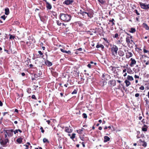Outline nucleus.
Wrapping results in <instances>:
<instances>
[{"mask_svg":"<svg viewBox=\"0 0 149 149\" xmlns=\"http://www.w3.org/2000/svg\"><path fill=\"white\" fill-rule=\"evenodd\" d=\"M59 19L65 22H70L72 18L70 14L67 13H61L59 16Z\"/></svg>","mask_w":149,"mask_h":149,"instance_id":"f257e3e1","label":"nucleus"},{"mask_svg":"<svg viewBox=\"0 0 149 149\" xmlns=\"http://www.w3.org/2000/svg\"><path fill=\"white\" fill-rule=\"evenodd\" d=\"M9 143V140L8 139H0V143L4 147H6L7 146V143Z\"/></svg>","mask_w":149,"mask_h":149,"instance_id":"f03ea898","label":"nucleus"},{"mask_svg":"<svg viewBox=\"0 0 149 149\" xmlns=\"http://www.w3.org/2000/svg\"><path fill=\"white\" fill-rule=\"evenodd\" d=\"M118 49V47L116 45H113L111 48V52L112 54L115 56L118 57L117 56V51Z\"/></svg>","mask_w":149,"mask_h":149,"instance_id":"7ed1b4c3","label":"nucleus"},{"mask_svg":"<svg viewBox=\"0 0 149 149\" xmlns=\"http://www.w3.org/2000/svg\"><path fill=\"white\" fill-rule=\"evenodd\" d=\"M4 133H6V134H8V137H12L13 136V129H10V130H4Z\"/></svg>","mask_w":149,"mask_h":149,"instance_id":"20e7f679","label":"nucleus"},{"mask_svg":"<svg viewBox=\"0 0 149 149\" xmlns=\"http://www.w3.org/2000/svg\"><path fill=\"white\" fill-rule=\"evenodd\" d=\"M140 4L141 8L146 10L149 9V4L146 5L145 3H141Z\"/></svg>","mask_w":149,"mask_h":149,"instance_id":"39448f33","label":"nucleus"},{"mask_svg":"<svg viewBox=\"0 0 149 149\" xmlns=\"http://www.w3.org/2000/svg\"><path fill=\"white\" fill-rule=\"evenodd\" d=\"M74 1L73 0H65L63 2V4L68 5L71 4Z\"/></svg>","mask_w":149,"mask_h":149,"instance_id":"423d86ee","label":"nucleus"},{"mask_svg":"<svg viewBox=\"0 0 149 149\" xmlns=\"http://www.w3.org/2000/svg\"><path fill=\"white\" fill-rule=\"evenodd\" d=\"M46 3V7L47 9L50 10L52 8L51 5L46 0H43Z\"/></svg>","mask_w":149,"mask_h":149,"instance_id":"0eeeda50","label":"nucleus"},{"mask_svg":"<svg viewBox=\"0 0 149 149\" xmlns=\"http://www.w3.org/2000/svg\"><path fill=\"white\" fill-rule=\"evenodd\" d=\"M102 79L104 81L109 80L110 78V77L109 75L108 74H103L102 76Z\"/></svg>","mask_w":149,"mask_h":149,"instance_id":"6e6552de","label":"nucleus"},{"mask_svg":"<svg viewBox=\"0 0 149 149\" xmlns=\"http://www.w3.org/2000/svg\"><path fill=\"white\" fill-rule=\"evenodd\" d=\"M109 85L111 86H113L116 85V81L114 80H110L108 83Z\"/></svg>","mask_w":149,"mask_h":149,"instance_id":"1a4fd4ad","label":"nucleus"},{"mask_svg":"<svg viewBox=\"0 0 149 149\" xmlns=\"http://www.w3.org/2000/svg\"><path fill=\"white\" fill-rule=\"evenodd\" d=\"M70 126L66 127H65V132L69 133H71L72 132V130L71 128H70Z\"/></svg>","mask_w":149,"mask_h":149,"instance_id":"9d476101","label":"nucleus"},{"mask_svg":"<svg viewBox=\"0 0 149 149\" xmlns=\"http://www.w3.org/2000/svg\"><path fill=\"white\" fill-rule=\"evenodd\" d=\"M130 60L131 61V63L130 65L131 67H133L134 65L136 63V61L133 58H131Z\"/></svg>","mask_w":149,"mask_h":149,"instance_id":"9b49d317","label":"nucleus"},{"mask_svg":"<svg viewBox=\"0 0 149 149\" xmlns=\"http://www.w3.org/2000/svg\"><path fill=\"white\" fill-rule=\"evenodd\" d=\"M45 64L48 66H51L52 65V63L48 60L45 61Z\"/></svg>","mask_w":149,"mask_h":149,"instance_id":"f8f14e48","label":"nucleus"},{"mask_svg":"<svg viewBox=\"0 0 149 149\" xmlns=\"http://www.w3.org/2000/svg\"><path fill=\"white\" fill-rule=\"evenodd\" d=\"M68 136H70V138L71 139H72L73 141H74V139L76 137V134L75 133H72V136H71L70 134H68Z\"/></svg>","mask_w":149,"mask_h":149,"instance_id":"ddd939ff","label":"nucleus"},{"mask_svg":"<svg viewBox=\"0 0 149 149\" xmlns=\"http://www.w3.org/2000/svg\"><path fill=\"white\" fill-rule=\"evenodd\" d=\"M142 25L143 27L147 30H149V27L148 25L146 23H144Z\"/></svg>","mask_w":149,"mask_h":149,"instance_id":"4468645a","label":"nucleus"},{"mask_svg":"<svg viewBox=\"0 0 149 149\" xmlns=\"http://www.w3.org/2000/svg\"><path fill=\"white\" fill-rule=\"evenodd\" d=\"M80 13L81 14L82 16H85L86 17H87V13L86 12H84L82 10H80Z\"/></svg>","mask_w":149,"mask_h":149,"instance_id":"2eb2a0df","label":"nucleus"},{"mask_svg":"<svg viewBox=\"0 0 149 149\" xmlns=\"http://www.w3.org/2000/svg\"><path fill=\"white\" fill-rule=\"evenodd\" d=\"M126 41L127 43H130L132 44V42H133L132 40H130V39L129 37H127L126 38Z\"/></svg>","mask_w":149,"mask_h":149,"instance_id":"dca6fc26","label":"nucleus"},{"mask_svg":"<svg viewBox=\"0 0 149 149\" xmlns=\"http://www.w3.org/2000/svg\"><path fill=\"white\" fill-rule=\"evenodd\" d=\"M104 142H106L109 141L110 140V138L108 136H105L104 137Z\"/></svg>","mask_w":149,"mask_h":149,"instance_id":"f3484780","label":"nucleus"},{"mask_svg":"<svg viewBox=\"0 0 149 149\" xmlns=\"http://www.w3.org/2000/svg\"><path fill=\"white\" fill-rule=\"evenodd\" d=\"M60 50L63 53H65L68 54H70L71 53L70 51V50H68V51H66L64 50L63 49L61 48L60 49Z\"/></svg>","mask_w":149,"mask_h":149,"instance_id":"a211bd4d","label":"nucleus"},{"mask_svg":"<svg viewBox=\"0 0 149 149\" xmlns=\"http://www.w3.org/2000/svg\"><path fill=\"white\" fill-rule=\"evenodd\" d=\"M84 130V128L82 127V128H81V129L77 130V132L79 134H82V132Z\"/></svg>","mask_w":149,"mask_h":149,"instance_id":"6ab92c4d","label":"nucleus"},{"mask_svg":"<svg viewBox=\"0 0 149 149\" xmlns=\"http://www.w3.org/2000/svg\"><path fill=\"white\" fill-rule=\"evenodd\" d=\"M22 138L19 137L17 139V142L19 144L21 143L22 142Z\"/></svg>","mask_w":149,"mask_h":149,"instance_id":"aec40b11","label":"nucleus"},{"mask_svg":"<svg viewBox=\"0 0 149 149\" xmlns=\"http://www.w3.org/2000/svg\"><path fill=\"white\" fill-rule=\"evenodd\" d=\"M140 141H141V144L143 147H146L147 146V143L145 142L144 141H142L141 139L140 140Z\"/></svg>","mask_w":149,"mask_h":149,"instance_id":"412c9836","label":"nucleus"},{"mask_svg":"<svg viewBox=\"0 0 149 149\" xmlns=\"http://www.w3.org/2000/svg\"><path fill=\"white\" fill-rule=\"evenodd\" d=\"M132 56V54L130 52H128V53L126 54L127 57V58H129L130 57Z\"/></svg>","mask_w":149,"mask_h":149,"instance_id":"4be33fe9","label":"nucleus"},{"mask_svg":"<svg viewBox=\"0 0 149 149\" xmlns=\"http://www.w3.org/2000/svg\"><path fill=\"white\" fill-rule=\"evenodd\" d=\"M125 82L126 84V86L127 87L128 86L131 84L130 82L127 80H126Z\"/></svg>","mask_w":149,"mask_h":149,"instance_id":"5701e85b","label":"nucleus"},{"mask_svg":"<svg viewBox=\"0 0 149 149\" xmlns=\"http://www.w3.org/2000/svg\"><path fill=\"white\" fill-rule=\"evenodd\" d=\"M5 10V14L6 15H8L9 13V10L8 8H6Z\"/></svg>","mask_w":149,"mask_h":149,"instance_id":"b1692460","label":"nucleus"},{"mask_svg":"<svg viewBox=\"0 0 149 149\" xmlns=\"http://www.w3.org/2000/svg\"><path fill=\"white\" fill-rule=\"evenodd\" d=\"M87 17L91 18L93 17V15L92 13H87Z\"/></svg>","mask_w":149,"mask_h":149,"instance_id":"393cba45","label":"nucleus"},{"mask_svg":"<svg viewBox=\"0 0 149 149\" xmlns=\"http://www.w3.org/2000/svg\"><path fill=\"white\" fill-rule=\"evenodd\" d=\"M127 79L128 80L130 81H132L134 79L133 77L132 76L129 75H128Z\"/></svg>","mask_w":149,"mask_h":149,"instance_id":"a878e982","label":"nucleus"},{"mask_svg":"<svg viewBox=\"0 0 149 149\" xmlns=\"http://www.w3.org/2000/svg\"><path fill=\"white\" fill-rule=\"evenodd\" d=\"M43 141L44 143H49V140L46 138H44L43 139Z\"/></svg>","mask_w":149,"mask_h":149,"instance_id":"bb28decb","label":"nucleus"},{"mask_svg":"<svg viewBox=\"0 0 149 149\" xmlns=\"http://www.w3.org/2000/svg\"><path fill=\"white\" fill-rule=\"evenodd\" d=\"M136 31V29L135 28H131V30L130 32L132 33H134Z\"/></svg>","mask_w":149,"mask_h":149,"instance_id":"cd10ccee","label":"nucleus"},{"mask_svg":"<svg viewBox=\"0 0 149 149\" xmlns=\"http://www.w3.org/2000/svg\"><path fill=\"white\" fill-rule=\"evenodd\" d=\"M76 24H78L80 26H83L82 22L80 21H78L76 22Z\"/></svg>","mask_w":149,"mask_h":149,"instance_id":"c85d7f7f","label":"nucleus"},{"mask_svg":"<svg viewBox=\"0 0 149 149\" xmlns=\"http://www.w3.org/2000/svg\"><path fill=\"white\" fill-rule=\"evenodd\" d=\"M9 36H10V37H9L10 39H14L15 38V37L14 36L11 35L10 34H9Z\"/></svg>","mask_w":149,"mask_h":149,"instance_id":"c756f323","label":"nucleus"},{"mask_svg":"<svg viewBox=\"0 0 149 149\" xmlns=\"http://www.w3.org/2000/svg\"><path fill=\"white\" fill-rule=\"evenodd\" d=\"M21 46L23 45V47H24L25 46V42L24 41H20Z\"/></svg>","mask_w":149,"mask_h":149,"instance_id":"7c9ffc66","label":"nucleus"},{"mask_svg":"<svg viewBox=\"0 0 149 149\" xmlns=\"http://www.w3.org/2000/svg\"><path fill=\"white\" fill-rule=\"evenodd\" d=\"M82 116L83 118H86L87 117L86 114L84 113L82 114Z\"/></svg>","mask_w":149,"mask_h":149,"instance_id":"2f4dec72","label":"nucleus"},{"mask_svg":"<svg viewBox=\"0 0 149 149\" xmlns=\"http://www.w3.org/2000/svg\"><path fill=\"white\" fill-rule=\"evenodd\" d=\"M27 91L28 93H31V89L30 88H27Z\"/></svg>","mask_w":149,"mask_h":149,"instance_id":"473e14b6","label":"nucleus"},{"mask_svg":"<svg viewBox=\"0 0 149 149\" xmlns=\"http://www.w3.org/2000/svg\"><path fill=\"white\" fill-rule=\"evenodd\" d=\"M87 67L89 68H93V67L94 66V65H91L90 64H88L87 65Z\"/></svg>","mask_w":149,"mask_h":149,"instance_id":"72a5a7b5","label":"nucleus"},{"mask_svg":"<svg viewBox=\"0 0 149 149\" xmlns=\"http://www.w3.org/2000/svg\"><path fill=\"white\" fill-rule=\"evenodd\" d=\"M98 1L99 3H100L102 4H103L105 3V1H104L103 0H98Z\"/></svg>","mask_w":149,"mask_h":149,"instance_id":"f704fd0d","label":"nucleus"},{"mask_svg":"<svg viewBox=\"0 0 149 149\" xmlns=\"http://www.w3.org/2000/svg\"><path fill=\"white\" fill-rule=\"evenodd\" d=\"M38 53L41 56L42 58L44 56L43 55V54L42 52L41 51H38Z\"/></svg>","mask_w":149,"mask_h":149,"instance_id":"c9c22d12","label":"nucleus"},{"mask_svg":"<svg viewBox=\"0 0 149 149\" xmlns=\"http://www.w3.org/2000/svg\"><path fill=\"white\" fill-rule=\"evenodd\" d=\"M56 23L58 26H61V23L60 22V21L59 20H57L56 21Z\"/></svg>","mask_w":149,"mask_h":149,"instance_id":"e433bc0d","label":"nucleus"},{"mask_svg":"<svg viewBox=\"0 0 149 149\" xmlns=\"http://www.w3.org/2000/svg\"><path fill=\"white\" fill-rule=\"evenodd\" d=\"M144 100L146 102V104H148L149 103V101L147 98H144Z\"/></svg>","mask_w":149,"mask_h":149,"instance_id":"4c0bfd02","label":"nucleus"},{"mask_svg":"<svg viewBox=\"0 0 149 149\" xmlns=\"http://www.w3.org/2000/svg\"><path fill=\"white\" fill-rule=\"evenodd\" d=\"M77 91L76 90L74 89V91L72 92V94H76L77 93Z\"/></svg>","mask_w":149,"mask_h":149,"instance_id":"58836bf2","label":"nucleus"},{"mask_svg":"<svg viewBox=\"0 0 149 149\" xmlns=\"http://www.w3.org/2000/svg\"><path fill=\"white\" fill-rule=\"evenodd\" d=\"M32 98L33 99H35V100H37V98L35 96V95H32Z\"/></svg>","mask_w":149,"mask_h":149,"instance_id":"ea45409f","label":"nucleus"},{"mask_svg":"<svg viewBox=\"0 0 149 149\" xmlns=\"http://www.w3.org/2000/svg\"><path fill=\"white\" fill-rule=\"evenodd\" d=\"M118 35L117 33H116L115 34V35L114 36H113V37L114 38H118Z\"/></svg>","mask_w":149,"mask_h":149,"instance_id":"a19ab883","label":"nucleus"},{"mask_svg":"<svg viewBox=\"0 0 149 149\" xmlns=\"http://www.w3.org/2000/svg\"><path fill=\"white\" fill-rule=\"evenodd\" d=\"M142 130L143 131L146 132L147 131V128L146 127H143L142 128Z\"/></svg>","mask_w":149,"mask_h":149,"instance_id":"79ce46f5","label":"nucleus"},{"mask_svg":"<svg viewBox=\"0 0 149 149\" xmlns=\"http://www.w3.org/2000/svg\"><path fill=\"white\" fill-rule=\"evenodd\" d=\"M134 13H136L137 15H140V13H138V12L137 10H136V9L135 10H134Z\"/></svg>","mask_w":149,"mask_h":149,"instance_id":"37998d69","label":"nucleus"},{"mask_svg":"<svg viewBox=\"0 0 149 149\" xmlns=\"http://www.w3.org/2000/svg\"><path fill=\"white\" fill-rule=\"evenodd\" d=\"M40 130H41V132L42 133H44L45 131L44 130L43 128L42 127H40Z\"/></svg>","mask_w":149,"mask_h":149,"instance_id":"c03bdc74","label":"nucleus"},{"mask_svg":"<svg viewBox=\"0 0 149 149\" xmlns=\"http://www.w3.org/2000/svg\"><path fill=\"white\" fill-rule=\"evenodd\" d=\"M82 50V48H79L78 49H77L76 50L77 52L81 51Z\"/></svg>","mask_w":149,"mask_h":149,"instance_id":"a18cd8bd","label":"nucleus"},{"mask_svg":"<svg viewBox=\"0 0 149 149\" xmlns=\"http://www.w3.org/2000/svg\"><path fill=\"white\" fill-rule=\"evenodd\" d=\"M8 134H6V133H5V139H8Z\"/></svg>","mask_w":149,"mask_h":149,"instance_id":"49530a36","label":"nucleus"},{"mask_svg":"<svg viewBox=\"0 0 149 149\" xmlns=\"http://www.w3.org/2000/svg\"><path fill=\"white\" fill-rule=\"evenodd\" d=\"M13 132H14V134H16L17 133H18L17 130L16 129L15 130H13Z\"/></svg>","mask_w":149,"mask_h":149,"instance_id":"de8ad7c7","label":"nucleus"},{"mask_svg":"<svg viewBox=\"0 0 149 149\" xmlns=\"http://www.w3.org/2000/svg\"><path fill=\"white\" fill-rule=\"evenodd\" d=\"M139 89L141 90H143L144 89V87L143 86H141L139 88Z\"/></svg>","mask_w":149,"mask_h":149,"instance_id":"09e8293b","label":"nucleus"},{"mask_svg":"<svg viewBox=\"0 0 149 149\" xmlns=\"http://www.w3.org/2000/svg\"><path fill=\"white\" fill-rule=\"evenodd\" d=\"M100 47L102 48V49H104V47L103 45L100 44Z\"/></svg>","mask_w":149,"mask_h":149,"instance_id":"8fccbe9b","label":"nucleus"},{"mask_svg":"<svg viewBox=\"0 0 149 149\" xmlns=\"http://www.w3.org/2000/svg\"><path fill=\"white\" fill-rule=\"evenodd\" d=\"M24 146H25L26 147V148L25 149H29V146H28V145H27V144H24Z\"/></svg>","mask_w":149,"mask_h":149,"instance_id":"3c124183","label":"nucleus"},{"mask_svg":"<svg viewBox=\"0 0 149 149\" xmlns=\"http://www.w3.org/2000/svg\"><path fill=\"white\" fill-rule=\"evenodd\" d=\"M6 17L5 15H3L1 17V18L3 19V20H5L6 19Z\"/></svg>","mask_w":149,"mask_h":149,"instance_id":"603ef678","label":"nucleus"},{"mask_svg":"<svg viewBox=\"0 0 149 149\" xmlns=\"http://www.w3.org/2000/svg\"><path fill=\"white\" fill-rule=\"evenodd\" d=\"M143 52L144 53H148V52H149L147 50H146L145 49H144L143 50Z\"/></svg>","mask_w":149,"mask_h":149,"instance_id":"864d4df0","label":"nucleus"},{"mask_svg":"<svg viewBox=\"0 0 149 149\" xmlns=\"http://www.w3.org/2000/svg\"><path fill=\"white\" fill-rule=\"evenodd\" d=\"M90 64H94V65H96V64H97V63H94L93 62V61H91L90 62Z\"/></svg>","mask_w":149,"mask_h":149,"instance_id":"5fc2aeb1","label":"nucleus"},{"mask_svg":"<svg viewBox=\"0 0 149 149\" xmlns=\"http://www.w3.org/2000/svg\"><path fill=\"white\" fill-rule=\"evenodd\" d=\"M135 97H138L139 96V94L138 93H137L135 94Z\"/></svg>","mask_w":149,"mask_h":149,"instance_id":"6e6d98bb","label":"nucleus"},{"mask_svg":"<svg viewBox=\"0 0 149 149\" xmlns=\"http://www.w3.org/2000/svg\"><path fill=\"white\" fill-rule=\"evenodd\" d=\"M121 88V86H120V85L119 84L117 88H116V89H118V90H120Z\"/></svg>","mask_w":149,"mask_h":149,"instance_id":"4d7b16f0","label":"nucleus"},{"mask_svg":"<svg viewBox=\"0 0 149 149\" xmlns=\"http://www.w3.org/2000/svg\"><path fill=\"white\" fill-rule=\"evenodd\" d=\"M114 21V19H110L109 20V22H113Z\"/></svg>","mask_w":149,"mask_h":149,"instance_id":"13d9d810","label":"nucleus"},{"mask_svg":"<svg viewBox=\"0 0 149 149\" xmlns=\"http://www.w3.org/2000/svg\"><path fill=\"white\" fill-rule=\"evenodd\" d=\"M135 78H139V76H137V75H135L134 76Z\"/></svg>","mask_w":149,"mask_h":149,"instance_id":"bf43d9fd","label":"nucleus"},{"mask_svg":"<svg viewBox=\"0 0 149 149\" xmlns=\"http://www.w3.org/2000/svg\"><path fill=\"white\" fill-rule=\"evenodd\" d=\"M81 144L84 147H85V146L84 144V142H82L81 143Z\"/></svg>","mask_w":149,"mask_h":149,"instance_id":"052dcab7","label":"nucleus"},{"mask_svg":"<svg viewBox=\"0 0 149 149\" xmlns=\"http://www.w3.org/2000/svg\"><path fill=\"white\" fill-rule=\"evenodd\" d=\"M46 122H47L48 124L49 125L50 124L51 122L49 120H47L46 121Z\"/></svg>","mask_w":149,"mask_h":149,"instance_id":"680f3d73","label":"nucleus"},{"mask_svg":"<svg viewBox=\"0 0 149 149\" xmlns=\"http://www.w3.org/2000/svg\"><path fill=\"white\" fill-rule=\"evenodd\" d=\"M3 104L2 102H1V100H0V106H3Z\"/></svg>","mask_w":149,"mask_h":149,"instance_id":"e2e57ef3","label":"nucleus"},{"mask_svg":"<svg viewBox=\"0 0 149 149\" xmlns=\"http://www.w3.org/2000/svg\"><path fill=\"white\" fill-rule=\"evenodd\" d=\"M15 111L16 112H17V113H18V110L17 109H15Z\"/></svg>","mask_w":149,"mask_h":149,"instance_id":"0e129e2a","label":"nucleus"},{"mask_svg":"<svg viewBox=\"0 0 149 149\" xmlns=\"http://www.w3.org/2000/svg\"><path fill=\"white\" fill-rule=\"evenodd\" d=\"M17 131H18V132H20V133H22V131L20 130V129H17Z\"/></svg>","mask_w":149,"mask_h":149,"instance_id":"69168bd1","label":"nucleus"},{"mask_svg":"<svg viewBox=\"0 0 149 149\" xmlns=\"http://www.w3.org/2000/svg\"><path fill=\"white\" fill-rule=\"evenodd\" d=\"M22 76H24L25 75V74L24 72H22Z\"/></svg>","mask_w":149,"mask_h":149,"instance_id":"338daca9","label":"nucleus"},{"mask_svg":"<svg viewBox=\"0 0 149 149\" xmlns=\"http://www.w3.org/2000/svg\"><path fill=\"white\" fill-rule=\"evenodd\" d=\"M29 66H30V68H32V67L33 66V65L32 64H30V65H29Z\"/></svg>","mask_w":149,"mask_h":149,"instance_id":"774afa93","label":"nucleus"}]
</instances>
